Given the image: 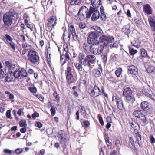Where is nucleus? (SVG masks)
Masks as SVG:
<instances>
[{"label":"nucleus","instance_id":"56","mask_svg":"<svg viewBox=\"0 0 155 155\" xmlns=\"http://www.w3.org/2000/svg\"><path fill=\"white\" fill-rule=\"evenodd\" d=\"M115 145L118 148H119L120 146V143L119 140H116L115 142Z\"/></svg>","mask_w":155,"mask_h":155},{"label":"nucleus","instance_id":"54","mask_svg":"<svg viewBox=\"0 0 155 155\" xmlns=\"http://www.w3.org/2000/svg\"><path fill=\"white\" fill-rule=\"evenodd\" d=\"M150 138L151 143H155V139L153 135H150Z\"/></svg>","mask_w":155,"mask_h":155},{"label":"nucleus","instance_id":"41","mask_svg":"<svg viewBox=\"0 0 155 155\" xmlns=\"http://www.w3.org/2000/svg\"><path fill=\"white\" fill-rule=\"evenodd\" d=\"M3 68V66L1 62H0V78H2L4 74V72L2 69Z\"/></svg>","mask_w":155,"mask_h":155},{"label":"nucleus","instance_id":"24","mask_svg":"<svg viewBox=\"0 0 155 155\" xmlns=\"http://www.w3.org/2000/svg\"><path fill=\"white\" fill-rule=\"evenodd\" d=\"M107 36L104 35H102L100 38L99 39L101 41L100 44L101 43H104L105 44V46L107 45Z\"/></svg>","mask_w":155,"mask_h":155},{"label":"nucleus","instance_id":"21","mask_svg":"<svg viewBox=\"0 0 155 155\" xmlns=\"http://www.w3.org/2000/svg\"><path fill=\"white\" fill-rule=\"evenodd\" d=\"M131 43L133 46L138 48L140 45V43L138 39L134 38L131 41Z\"/></svg>","mask_w":155,"mask_h":155},{"label":"nucleus","instance_id":"34","mask_svg":"<svg viewBox=\"0 0 155 155\" xmlns=\"http://www.w3.org/2000/svg\"><path fill=\"white\" fill-rule=\"evenodd\" d=\"M23 151V149L20 148H18L15 149L13 153H15L17 154H19L21 153Z\"/></svg>","mask_w":155,"mask_h":155},{"label":"nucleus","instance_id":"27","mask_svg":"<svg viewBox=\"0 0 155 155\" xmlns=\"http://www.w3.org/2000/svg\"><path fill=\"white\" fill-rule=\"evenodd\" d=\"M131 95L126 97V100L127 101L132 104L135 101V99L134 97L131 96Z\"/></svg>","mask_w":155,"mask_h":155},{"label":"nucleus","instance_id":"28","mask_svg":"<svg viewBox=\"0 0 155 155\" xmlns=\"http://www.w3.org/2000/svg\"><path fill=\"white\" fill-rule=\"evenodd\" d=\"M129 51V53L131 55H134L136 54L137 51L136 49H134L130 46L128 47Z\"/></svg>","mask_w":155,"mask_h":155},{"label":"nucleus","instance_id":"43","mask_svg":"<svg viewBox=\"0 0 155 155\" xmlns=\"http://www.w3.org/2000/svg\"><path fill=\"white\" fill-rule=\"evenodd\" d=\"M71 34H72V36L74 39L75 41H79L78 38L77 37V36L76 34L75 31L74 32H73V33H72Z\"/></svg>","mask_w":155,"mask_h":155},{"label":"nucleus","instance_id":"11","mask_svg":"<svg viewBox=\"0 0 155 155\" xmlns=\"http://www.w3.org/2000/svg\"><path fill=\"white\" fill-rule=\"evenodd\" d=\"M100 91L99 87L95 85L93 89L91 90L90 94L91 97H95L100 95Z\"/></svg>","mask_w":155,"mask_h":155},{"label":"nucleus","instance_id":"48","mask_svg":"<svg viewBox=\"0 0 155 155\" xmlns=\"http://www.w3.org/2000/svg\"><path fill=\"white\" fill-rule=\"evenodd\" d=\"M86 25L84 23L81 22L80 23L79 27L81 29H84Z\"/></svg>","mask_w":155,"mask_h":155},{"label":"nucleus","instance_id":"10","mask_svg":"<svg viewBox=\"0 0 155 155\" xmlns=\"http://www.w3.org/2000/svg\"><path fill=\"white\" fill-rule=\"evenodd\" d=\"M112 100L114 102H116L118 108L120 110H122L123 109V101L121 99L117 98L115 96H114L112 97Z\"/></svg>","mask_w":155,"mask_h":155},{"label":"nucleus","instance_id":"3","mask_svg":"<svg viewBox=\"0 0 155 155\" xmlns=\"http://www.w3.org/2000/svg\"><path fill=\"white\" fill-rule=\"evenodd\" d=\"M92 7L91 6L89 10L85 6H82L79 9L78 16L81 20H83L85 18H89L93 11Z\"/></svg>","mask_w":155,"mask_h":155},{"label":"nucleus","instance_id":"50","mask_svg":"<svg viewBox=\"0 0 155 155\" xmlns=\"http://www.w3.org/2000/svg\"><path fill=\"white\" fill-rule=\"evenodd\" d=\"M51 114L52 116L54 115L55 114L56 110L55 108L51 107V108L50 110Z\"/></svg>","mask_w":155,"mask_h":155},{"label":"nucleus","instance_id":"36","mask_svg":"<svg viewBox=\"0 0 155 155\" xmlns=\"http://www.w3.org/2000/svg\"><path fill=\"white\" fill-rule=\"evenodd\" d=\"M65 58V56L62 55L61 56L60 58V61H61V64L63 65L64 64H65L66 61H67V60H66L65 59H64Z\"/></svg>","mask_w":155,"mask_h":155},{"label":"nucleus","instance_id":"13","mask_svg":"<svg viewBox=\"0 0 155 155\" xmlns=\"http://www.w3.org/2000/svg\"><path fill=\"white\" fill-rule=\"evenodd\" d=\"M6 66L8 68V71L9 73L13 74L15 71V65L12 63L8 61H5Z\"/></svg>","mask_w":155,"mask_h":155},{"label":"nucleus","instance_id":"35","mask_svg":"<svg viewBox=\"0 0 155 155\" xmlns=\"http://www.w3.org/2000/svg\"><path fill=\"white\" fill-rule=\"evenodd\" d=\"M93 72L95 74V76L96 77H99L101 75V73L99 70L95 69L94 70Z\"/></svg>","mask_w":155,"mask_h":155},{"label":"nucleus","instance_id":"46","mask_svg":"<svg viewBox=\"0 0 155 155\" xmlns=\"http://www.w3.org/2000/svg\"><path fill=\"white\" fill-rule=\"evenodd\" d=\"M83 122V126L85 127H87L90 125V123L89 121L87 120L85 121H84Z\"/></svg>","mask_w":155,"mask_h":155},{"label":"nucleus","instance_id":"8","mask_svg":"<svg viewBox=\"0 0 155 155\" xmlns=\"http://www.w3.org/2000/svg\"><path fill=\"white\" fill-rule=\"evenodd\" d=\"M66 79L68 83H73L74 81V79L72 74V68L68 66L66 70Z\"/></svg>","mask_w":155,"mask_h":155},{"label":"nucleus","instance_id":"9","mask_svg":"<svg viewBox=\"0 0 155 155\" xmlns=\"http://www.w3.org/2000/svg\"><path fill=\"white\" fill-rule=\"evenodd\" d=\"M87 41L89 44L94 43H98L99 41L97 40V36L96 34L94 32L91 33L89 35L87 38Z\"/></svg>","mask_w":155,"mask_h":155},{"label":"nucleus","instance_id":"42","mask_svg":"<svg viewBox=\"0 0 155 155\" xmlns=\"http://www.w3.org/2000/svg\"><path fill=\"white\" fill-rule=\"evenodd\" d=\"M102 59L103 60L104 63H106L107 61V54L103 55L102 56Z\"/></svg>","mask_w":155,"mask_h":155},{"label":"nucleus","instance_id":"20","mask_svg":"<svg viewBox=\"0 0 155 155\" xmlns=\"http://www.w3.org/2000/svg\"><path fill=\"white\" fill-rule=\"evenodd\" d=\"M148 21L152 30L155 31V19L150 17L148 18Z\"/></svg>","mask_w":155,"mask_h":155},{"label":"nucleus","instance_id":"14","mask_svg":"<svg viewBox=\"0 0 155 155\" xmlns=\"http://www.w3.org/2000/svg\"><path fill=\"white\" fill-rule=\"evenodd\" d=\"M128 73L130 74L136 75L137 74L138 70L137 68L135 66L131 65L127 67Z\"/></svg>","mask_w":155,"mask_h":155},{"label":"nucleus","instance_id":"19","mask_svg":"<svg viewBox=\"0 0 155 155\" xmlns=\"http://www.w3.org/2000/svg\"><path fill=\"white\" fill-rule=\"evenodd\" d=\"M132 91L129 87L124 88L123 91V95L126 97L131 95Z\"/></svg>","mask_w":155,"mask_h":155},{"label":"nucleus","instance_id":"31","mask_svg":"<svg viewBox=\"0 0 155 155\" xmlns=\"http://www.w3.org/2000/svg\"><path fill=\"white\" fill-rule=\"evenodd\" d=\"M122 72V69L121 68L119 67L115 71V74L117 77H119Z\"/></svg>","mask_w":155,"mask_h":155},{"label":"nucleus","instance_id":"58","mask_svg":"<svg viewBox=\"0 0 155 155\" xmlns=\"http://www.w3.org/2000/svg\"><path fill=\"white\" fill-rule=\"evenodd\" d=\"M39 116V114L36 112H35L32 115V117L33 119H35L36 117Z\"/></svg>","mask_w":155,"mask_h":155},{"label":"nucleus","instance_id":"22","mask_svg":"<svg viewBox=\"0 0 155 155\" xmlns=\"http://www.w3.org/2000/svg\"><path fill=\"white\" fill-rule=\"evenodd\" d=\"M12 73H9V74H7L6 75V76L5 79V81L8 82H10L11 81H14L15 80V79L13 78L11 74H12Z\"/></svg>","mask_w":155,"mask_h":155},{"label":"nucleus","instance_id":"57","mask_svg":"<svg viewBox=\"0 0 155 155\" xmlns=\"http://www.w3.org/2000/svg\"><path fill=\"white\" fill-rule=\"evenodd\" d=\"M122 31L125 33H128L129 32L130 30L129 29H127L126 27H124L122 28Z\"/></svg>","mask_w":155,"mask_h":155},{"label":"nucleus","instance_id":"32","mask_svg":"<svg viewBox=\"0 0 155 155\" xmlns=\"http://www.w3.org/2000/svg\"><path fill=\"white\" fill-rule=\"evenodd\" d=\"M154 69V68L153 66L150 65L147 68L146 71L148 73H150L153 72Z\"/></svg>","mask_w":155,"mask_h":155},{"label":"nucleus","instance_id":"44","mask_svg":"<svg viewBox=\"0 0 155 155\" xmlns=\"http://www.w3.org/2000/svg\"><path fill=\"white\" fill-rule=\"evenodd\" d=\"M94 29L101 34L103 33V31L100 27L98 26H95Z\"/></svg>","mask_w":155,"mask_h":155},{"label":"nucleus","instance_id":"25","mask_svg":"<svg viewBox=\"0 0 155 155\" xmlns=\"http://www.w3.org/2000/svg\"><path fill=\"white\" fill-rule=\"evenodd\" d=\"M130 126L134 129H135L136 128H138L139 129L140 128V126L139 124L136 123L135 122H133V121H130Z\"/></svg>","mask_w":155,"mask_h":155},{"label":"nucleus","instance_id":"5","mask_svg":"<svg viewBox=\"0 0 155 155\" xmlns=\"http://www.w3.org/2000/svg\"><path fill=\"white\" fill-rule=\"evenodd\" d=\"M28 57V60L32 64L38 62L39 60L38 54L35 51L32 50L29 51Z\"/></svg>","mask_w":155,"mask_h":155},{"label":"nucleus","instance_id":"64","mask_svg":"<svg viewBox=\"0 0 155 155\" xmlns=\"http://www.w3.org/2000/svg\"><path fill=\"white\" fill-rule=\"evenodd\" d=\"M26 127H24L23 128H21L20 130V132L22 133H25L26 132Z\"/></svg>","mask_w":155,"mask_h":155},{"label":"nucleus","instance_id":"38","mask_svg":"<svg viewBox=\"0 0 155 155\" xmlns=\"http://www.w3.org/2000/svg\"><path fill=\"white\" fill-rule=\"evenodd\" d=\"M118 47V43L117 42H115L113 44H111L110 45V47L111 48H117Z\"/></svg>","mask_w":155,"mask_h":155},{"label":"nucleus","instance_id":"45","mask_svg":"<svg viewBox=\"0 0 155 155\" xmlns=\"http://www.w3.org/2000/svg\"><path fill=\"white\" fill-rule=\"evenodd\" d=\"M4 152L6 154H11L12 151L8 149H5L4 150Z\"/></svg>","mask_w":155,"mask_h":155},{"label":"nucleus","instance_id":"39","mask_svg":"<svg viewBox=\"0 0 155 155\" xmlns=\"http://www.w3.org/2000/svg\"><path fill=\"white\" fill-rule=\"evenodd\" d=\"M114 38L113 37L110 36H107V43L108 42H112L114 41Z\"/></svg>","mask_w":155,"mask_h":155},{"label":"nucleus","instance_id":"4","mask_svg":"<svg viewBox=\"0 0 155 155\" xmlns=\"http://www.w3.org/2000/svg\"><path fill=\"white\" fill-rule=\"evenodd\" d=\"M105 47L104 43H98L91 44L89 46L90 51L93 54L98 55L102 52Z\"/></svg>","mask_w":155,"mask_h":155},{"label":"nucleus","instance_id":"33","mask_svg":"<svg viewBox=\"0 0 155 155\" xmlns=\"http://www.w3.org/2000/svg\"><path fill=\"white\" fill-rule=\"evenodd\" d=\"M20 126L21 127H26L27 124L26 121L24 120H21L19 122Z\"/></svg>","mask_w":155,"mask_h":155},{"label":"nucleus","instance_id":"26","mask_svg":"<svg viewBox=\"0 0 155 155\" xmlns=\"http://www.w3.org/2000/svg\"><path fill=\"white\" fill-rule=\"evenodd\" d=\"M141 55L142 57H147L148 58H150L149 56L148 55L147 51L144 49H142L141 50Z\"/></svg>","mask_w":155,"mask_h":155},{"label":"nucleus","instance_id":"12","mask_svg":"<svg viewBox=\"0 0 155 155\" xmlns=\"http://www.w3.org/2000/svg\"><path fill=\"white\" fill-rule=\"evenodd\" d=\"M93 12L91 13V15L93 13L91 16V20L93 21H95L98 19L100 17L99 11L95 8H93Z\"/></svg>","mask_w":155,"mask_h":155},{"label":"nucleus","instance_id":"18","mask_svg":"<svg viewBox=\"0 0 155 155\" xmlns=\"http://www.w3.org/2000/svg\"><path fill=\"white\" fill-rule=\"evenodd\" d=\"M91 3L93 6L92 7L95 9L98 8L101 4V0H91Z\"/></svg>","mask_w":155,"mask_h":155},{"label":"nucleus","instance_id":"52","mask_svg":"<svg viewBox=\"0 0 155 155\" xmlns=\"http://www.w3.org/2000/svg\"><path fill=\"white\" fill-rule=\"evenodd\" d=\"M63 55L65 56V59L67 60V61H68L70 59V57L68 52H66V53H65V54Z\"/></svg>","mask_w":155,"mask_h":155},{"label":"nucleus","instance_id":"17","mask_svg":"<svg viewBox=\"0 0 155 155\" xmlns=\"http://www.w3.org/2000/svg\"><path fill=\"white\" fill-rule=\"evenodd\" d=\"M56 24V20L54 17H51L49 20L48 23V26L50 27L53 28Z\"/></svg>","mask_w":155,"mask_h":155},{"label":"nucleus","instance_id":"37","mask_svg":"<svg viewBox=\"0 0 155 155\" xmlns=\"http://www.w3.org/2000/svg\"><path fill=\"white\" fill-rule=\"evenodd\" d=\"M21 76L26 77L27 75V73L25 70L21 69Z\"/></svg>","mask_w":155,"mask_h":155},{"label":"nucleus","instance_id":"6","mask_svg":"<svg viewBox=\"0 0 155 155\" xmlns=\"http://www.w3.org/2000/svg\"><path fill=\"white\" fill-rule=\"evenodd\" d=\"M58 137L60 139V143L64 147L66 146V143L68 140L67 135L65 132L62 130L60 131L58 133Z\"/></svg>","mask_w":155,"mask_h":155},{"label":"nucleus","instance_id":"1","mask_svg":"<svg viewBox=\"0 0 155 155\" xmlns=\"http://www.w3.org/2000/svg\"><path fill=\"white\" fill-rule=\"evenodd\" d=\"M78 58L80 64H76L75 67L78 71H81L82 70L83 67L81 65L88 67L90 70L93 68L96 61V58L95 56L88 55L85 56L84 53H81L79 54Z\"/></svg>","mask_w":155,"mask_h":155},{"label":"nucleus","instance_id":"59","mask_svg":"<svg viewBox=\"0 0 155 155\" xmlns=\"http://www.w3.org/2000/svg\"><path fill=\"white\" fill-rule=\"evenodd\" d=\"M35 126L39 128H40L42 126V124L39 122H36L35 124Z\"/></svg>","mask_w":155,"mask_h":155},{"label":"nucleus","instance_id":"30","mask_svg":"<svg viewBox=\"0 0 155 155\" xmlns=\"http://www.w3.org/2000/svg\"><path fill=\"white\" fill-rule=\"evenodd\" d=\"M81 0H71L70 4L71 5H79L81 3Z\"/></svg>","mask_w":155,"mask_h":155},{"label":"nucleus","instance_id":"47","mask_svg":"<svg viewBox=\"0 0 155 155\" xmlns=\"http://www.w3.org/2000/svg\"><path fill=\"white\" fill-rule=\"evenodd\" d=\"M101 18L103 21H105L106 19V16L104 13L101 14Z\"/></svg>","mask_w":155,"mask_h":155},{"label":"nucleus","instance_id":"15","mask_svg":"<svg viewBox=\"0 0 155 155\" xmlns=\"http://www.w3.org/2000/svg\"><path fill=\"white\" fill-rule=\"evenodd\" d=\"M143 12L147 15L151 14L152 13V8L148 4H146L143 5Z\"/></svg>","mask_w":155,"mask_h":155},{"label":"nucleus","instance_id":"29","mask_svg":"<svg viewBox=\"0 0 155 155\" xmlns=\"http://www.w3.org/2000/svg\"><path fill=\"white\" fill-rule=\"evenodd\" d=\"M143 94L148 97L150 95V93H151L150 91L147 88H144L142 91Z\"/></svg>","mask_w":155,"mask_h":155},{"label":"nucleus","instance_id":"49","mask_svg":"<svg viewBox=\"0 0 155 155\" xmlns=\"http://www.w3.org/2000/svg\"><path fill=\"white\" fill-rule=\"evenodd\" d=\"M69 29V32H70L71 34L75 32V29L74 28V26L73 25H71L70 26Z\"/></svg>","mask_w":155,"mask_h":155},{"label":"nucleus","instance_id":"16","mask_svg":"<svg viewBox=\"0 0 155 155\" xmlns=\"http://www.w3.org/2000/svg\"><path fill=\"white\" fill-rule=\"evenodd\" d=\"M142 109L144 111H147L150 109V104L146 101H143L141 104Z\"/></svg>","mask_w":155,"mask_h":155},{"label":"nucleus","instance_id":"51","mask_svg":"<svg viewBox=\"0 0 155 155\" xmlns=\"http://www.w3.org/2000/svg\"><path fill=\"white\" fill-rule=\"evenodd\" d=\"M29 90L31 92L33 93H35L37 91V89L35 87H31Z\"/></svg>","mask_w":155,"mask_h":155},{"label":"nucleus","instance_id":"40","mask_svg":"<svg viewBox=\"0 0 155 155\" xmlns=\"http://www.w3.org/2000/svg\"><path fill=\"white\" fill-rule=\"evenodd\" d=\"M5 38L7 42H8V41L11 42L13 40L12 38L9 35L7 34L5 35Z\"/></svg>","mask_w":155,"mask_h":155},{"label":"nucleus","instance_id":"60","mask_svg":"<svg viewBox=\"0 0 155 155\" xmlns=\"http://www.w3.org/2000/svg\"><path fill=\"white\" fill-rule=\"evenodd\" d=\"M81 112L84 111L85 113L86 112V110L84 107L82 106H80L79 107Z\"/></svg>","mask_w":155,"mask_h":155},{"label":"nucleus","instance_id":"63","mask_svg":"<svg viewBox=\"0 0 155 155\" xmlns=\"http://www.w3.org/2000/svg\"><path fill=\"white\" fill-rule=\"evenodd\" d=\"M23 109L21 108L19 109L17 113L19 116L21 115V113L23 112Z\"/></svg>","mask_w":155,"mask_h":155},{"label":"nucleus","instance_id":"7","mask_svg":"<svg viewBox=\"0 0 155 155\" xmlns=\"http://www.w3.org/2000/svg\"><path fill=\"white\" fill-rule=\"evenodd\" d=\"M133 115L135 117L140 119L143 123H146V117L145 115L143 114V111L138 110H135L133 113Z\"/></svg>","mask_w":155,"mask_h":155},{"label":"nucleus","instance_id":"53","mask_svg":"<svg viewBox=\"0 0 155 155\" xmlns=\"http://www.w3.org/2000/svg\"><path fill=\"white\" fill-rule=\"evenodd\" d=\"M11 110H8L6 112V117L9 118H12V117L11 115Z\"/></svg>","mask_w":155,"mask_h":155},{"label":"nucleus","instance_id":"62","mask_svg":"<svg viewBox=\"0 0 155 155\" xmlns=\"http://www.w3.org/2000/svg\"><path fill=\"white\" fill-rule=\"evenodd\" d=\"M99 121L102 126H103L104 125V123L102 118L100 117L99 119Z\"/></svg>","mask_w":155,"mask_h":155},{"label":"nucleus","instance_id":"61","mask_svg":"<svg viewBox=\"0 0 155 155\" xmlns=\"http://www.w3.org/2000/svg\"><path fill=\"white\" fill-rule=\"evenodd\" d=\"M9 44L10 45L12 48L14 50H15V45L13 42H12V41H11L9 42Z\"/></svg>","mask_w":155,"mask_h":155},{"label":"nucleus","instance_id":"55","mask_svg":"<svg viewBox=\"0 0 155 155\" xmlns=\"http://www.w3.org/2000/svg\"><path fill=\"white\" fill-rule=\"evenodd\" d=\"M137 137V143H138L139 140H141V135L140 134H137L136 135Z\"/></svg>","mask_w":155,"mask_h":155},{"label":"nucleus","instance_id":"23","mask_svg":"<svg viewBox=\"0 0 155 155\" xmlns=\"http://www.w3.org/2000/svg\"><path fill=\"white\" fill-rule=\"evenodd\" d=\"M21 70L19 69H16L15 71L13 72V76L15 79L18 78L20 76H21Z\"/></svg>","mask_w":155,"mask_h":155},{"label":"nucleus","instance_id":"2","mask_svg":"<svg viewBox=\"0 0 155 155\" xmlns=\"http://www.w3.org/2000/svg\"><path fill=\"white\" fill-rule=\"evenodd\" d=\"M19 18V14L14 10L11 9L9 12L5 14L3 16V21L5 26H9L12 23L13 21Z\"/></svg>","mask_w":155,"mask_h":155}]
</instances>
